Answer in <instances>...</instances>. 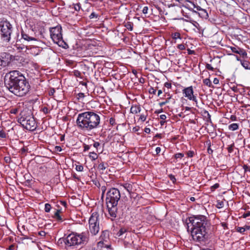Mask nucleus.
Returning a JSON list of instances; mask_svg holds the SVG:
<instances>
[{
    "label": "nucleus",
    "mask_w": 250,
    "mask_h": 250,
    "mask_svg": "<svg viewBox=\"0 0 250 250\" xmlns=\"http://www.w3.org/2000/svg\"><path fill=\"white\" fill-rule=\"evenodd\" d=\"M4 84L11 92L19 97L25 95L30 87L24 76L17 70L11 71L6 74Z\"/></svg>",
    "instance_id": "nucleus-1"
},
{
    "label": "nucleus",
    "mask_w": 250,
    "mask_h": 250,
    "mask_svg": "<svg viewBox=\"0 0 250 250\" xmlns=\"http://www.w3.org/2000/svg\"><path fill=\"white\" fill-rule=\"evenodd\" d=\"M189 221L192 225L191 234L193 240L200 243L205 242L210 225L207 217L202 215H193L189 217Z\"/></svg>",
    "instance_id": "nucleus-2"
},
{
    "label": "nucleus",
    "mask_w": 250,
    "mask_h": 250,
    "mask_svg": "<svg viewBox=\"0 0 250 250\" xmlns=\"http://www.w3.org/2000/svg\"><path fill=\"white\" fill-rule=\"evenodd\" d=\"M100 117L93 111H86L78 114L76 120L78 128L83 131H90L99 127Z\"/></svg>",
    "instance_id": "nucleus-3"
},
{
    "label": "nucleus",
    "mask_w": 250,
    "mask_h": 250,
    "mask_svg": "<svg viewBox=\"0 0 250 250\" xmlns=\"http://www.w3.org/2000/svg\"><path fill=\"white\" fill-rule=\"evenodd\" d=\"M121 198L119 190L115 188L110 189L106 193V204L109 215L113 218L117 216V205Z\"/></svg>",
    "instance_id": "nucleus-4"
},
{
    "label": "nucleus",
    "mask_w": 250,
    "mask_h": 250,
    "mask_svg": "<svg viewBox=\"0 0 250 250\" xmlns=\"http://www.w3.org/2000/svg\"><path fill=\"white\" fill-rule=\"evenodd\" d=\"M60 241H62L66 247L68 248L81 245H85L89 241V234L86 232L71 233L65 238L60 239Z\"/></svg>",
    "instance_id": "nucleus-5"
},
{
    "label": "nucleus",
    "mask_w": 250,
    "mask_h": 250,
    "mask_svg": "<svg viewBox=\"0 0 250 250\" xmlns=\"http://www.w3.org/2000/svg\"><path fill=\"white\" fill-rule=\"evenodd\" d=\"M50 36L54 42L63 48L68 47L67 44L63 40L62 34V27L57 26L50 29Z\"/></svg>",
    "instance_id": "nucleus-6"
},
{
    "label": "nucleus",
    "mask_w": 250,
    "mask_h": 250,
    "mask_svg": "<svg viewBox=\"0 0 250 250\" xmlns=\"http://www.w3.org/2000/svg\"><path fill=\"white\" fill-rule=\"evenodd\" d=\"M0 28L1 38L4 41L9 42L13 29L12 24L6 19L3 18L0 21Z\"/></svg>",
    "instance_id": "nucleus-7"
},
{
    "label": "nucleus",
    "mask_w": 250,
    "mask_h": 250,
    "mask_svg": "<svg viewBox=\"0 0 250 250\" xmlns=\"http://www.w3.org/2000/svg\"><path fill=\"white\" fill-rule=\"evenodd\" d=\"M99 214L97 212L92 213L89 219V229L93 235H96L100 230Z\"/></svg>",
    "instance_id": "nucleus-8"
},
{
    "label": "nucleus",
    "mask_w": 250,
    "mask_h": 250,
    "mask_svg": "<svg viewBox=\"0 0 250 250\" xmlns=\"http://www.w3.org/2000/svg\"><path fill=\"white\" fill-rule=\"evenodd\" d=\"M18 122L26 129L29 130H34L37 127V124L33 116L31 115L24 117L21 116Z\"/></svg>",
    "instance_id": "nucleus-9"
},
{
    "label": "nucleus",
    "mask_w": 250,
    "mask_h": 250,
    "mask_svg": "<svg viewBox=\"0 0 250 250\" xmlns=\"http://www.w3.org/2000/svg\"><path fill=\"white\" fill-rule=\"evenodd\" d=\"M97 247L99 248L102 249L105 248L107 249L111 250V245L109 241V232L108 231H104L100 237V241L97 243Z\"/></svg>",
    "instance_id": "nucleus-10"
},
{
    "label": "nucleus",
    "mask_w": 250,
    "mask_h": 250,
    "mask_svg": "<svg viewBox=\"0 0 250 250\" xmlns=\"http://www.w3.org/2000/svg\"><path fill=\"white\" fill-rule=\"evenodd\" d=\"M188 8L193 12L198 13L199 16L202 18L207 19L208 17L206 10L202 8L198 5H195L193 3H190V4L188 5Z\"/></svg>",
    "instance_id": "nucleus-11"
},
{
    "label": "nucleus",
    "mask_w": 250,
    "mask_h": 250,
    "mask_svg": "<svg viewBox=\"0 0 250 250\" xmlns=\"http://www.w3.org/2000/svg\"><path fill=\"white\" fill-rule=\"evenodd\" d=\"M182 91L185 97L189 100L194 101L196 104H197L196 97L193 95V89L192 86L185 88Z\"/></svg>",
    "instance_id": "nucleus-12"
},
{
    "label": "nucleus",
    "mask_w": 250,
    "mask_h": 250,
    "mask_svg": "<svg viewBox=\"0 0 250 250\" xmlns=\"http://www.w3.org/2000/svg\"><path fill=\"white\" fill-rule=\"evenodd\" d=\"M11 56L10 54L2 52L0 54V65L2 66L8 65L11 62Z\"/></svg>",
    "instance_id": "nucleus-13"
},
{
    "label": "nucleus",
    "mask_w": 250,
    "mask_h": 250,
    "mask_svg": "<svg viewBox=\"0 0 250 250\" xmlns=\"http://www.w3.org/2000/svg\"><path fill=\"white\" fill-rule=\"evenodd\" d=\"M21 35L22 38L25 41H37V39L36 38L30 36L28 34L26 33L23 31L21 32Z\"/></svg>",
    "instance_id": "nucleus-14"
},
{
    "label": "nucleus",
    "mask_w": 250,
    "mask_h": 250,
    "mask_svg": "<svg viewBox=\"0 0 250 250\" xmlns=\"http://www.w3.org/2000/svg\"><path fill=\"white\" fill-rule=\"evenodd\" d=\"M141 110V108L139 105H132L130 108V112L134 114L140 113Z\"/></svg>",
    "instance_id": "nucleus-15"
},
{
    "label": "nucleus",
    "mask_w": 250,
    "mask_h": 250,
    "mask_svg": "<svg viewBox=\"0 0 250 250\" xmlns=\"http://www.w3.org/2000/svg\"><path fill=\"white\" fill-rule=\"evenodd\" d=\"M61 210L60 209H58L54 213L53 215V218L56 219L58 221L62 222L63 219L62 218V216L60 215Z\"/></svg>",
    "instance_id": "nucleus-16"
},
{
    "label": "nucleus",
    "mask_w": 250,
    "mask_h": 250,
    "mask_svg": "<svg viewBox=\"0 0 250 250\" xmlns=\"http://www.w3.org/2000/svg\"><path fill=\"white\" fill-rule=\"evenodd\" d=\"M29 50L30 51V53L32 54L35 56L38 55L41 51L39 47L37 46H33L31 47Z\"/></svg>",
    "instance_id": "nucleus-17"
},
{
    "label": "nucleus",
    "mask_w": 250,
    "mask_h": 250,
    "mask_svg": "<svg viewBox=\"0 0 250 250\" xmlns=\"http://www.w3.org/2000/svg\"><path fill=\"white\" fill-rule=\"evenodd\" d=\"M108 167V164L104 162L100 163L98 166V168L100 170H104Z\"/></svg>",
    "instance_id": "nucleus-18"
},
{
    "label": "nucleus",
    "mask_w": 250,
    "mask_h": 250,
    "mask_svg": "<svg viewBox=\"0 0 250 250\" xmlns=\"http://www.w3.org/2000/svg\"><path fill=\"white\" fill-rule=\"evenodd\" d=\"M241 63L246 69H250V62L249 61L241 60Z\"/></svg>",
    "instance_id": "nucleus-19"
},
{
    "label": "nucleus",
    "mask_w": 250,
    "mask_h": 250,
    "mask_svg": "<svg viewBox=\"0 0 250 250\" xmlns=\"http://www.w3.org/2000/svg\"><path fill=\"white\" fill-rule=\"evenodd\" d=\"M238 125L236 123H233L229 125V129L231 131H234L238 128Z\"/></svg>",
    "instance_id": "nucleus-20"
},
{
    "label": "nucleus",
    "mask_w": 250,
    "mask_h": 250,
    "mask_svg": "<svg viewBox=\"0 0 250 250\" xmlns=\"http://www.w3.org/2000/svg\"><path fill=\"white\" fill-rule=\"evenodd\" d=\"M89 157L91 159V160H95L98 158V155L96 153L94 152H91L89 154Z\"/></svg>",
    "instance_id": "nucleus-21"
},
{
    "label": "nucleus",
    "mask_w": 250,
    "mask_h": 250,
    "mask_svg": "<svg viewBox=\"0 0 250 250\" xmlns=\"http://www.w3.org/2000/svg\"><path fill=\"white\" fill-rule=\"evenodd\" d=\"M238 54L243 57H246L247 56V52L243 49L240 48L239 49Z\"/></svg>",
    "instance_id": "nucleus-22"
},
{
    "label": "nucleus",
    "mask_w": 250,
    "mask_h": 250,
    "mask_svg": "<svg viewBox=\"0 0 250 250\" xmlns=\"http://www.w3.org/2000/svg\"><path fill=\"white\" fill-rule=\"evenodd\" d=\"M7 134L3 130L2 127L0 126V137L1 138H5Z\"/></svg>",
    "instance_id": "nucleus-23"
},
{
    "label": "nucleus",
    "mask_w": 250,
    "mask_h": 250,
    "mask_svg": "<svg viewBox=\"0 0 250 250\" xmlns=\"http://www.w3.org/2000/svg\"><path fill=\"white\" fill-rule=\"evenodd\" d=\"M160 118L162 120V121L160 122V124L161 125H163L166 123L165 120L167 118V116L165 114H162L160 116Z\"/></svg>",
    "instance_id": "nucleus-24"
},
{
    "label": "nucleus",
    "mask_w": 250,
    "mask_h": 250,
    "mask_svg": "<svg viewBox=\"0 0 250 250\" xmlns=\"http://www.w3.org/2000/svg\"><path fill=\"white\" fill-rule=\"evenodd\" d=\"M21 235L22 236V237L21 238V239L22 240V241H24L26 239H29L30 240H31L32 242H34L33 240V239L32 237H29L28 236H27V235H25L24 234H22Z\"/></svg>",
    "instance_id": "nucleus-25"
},
{
    "label": "nucleus",
    "mask_w": 250,
    "mask_h": 250,
    "mask_svg": "<svg viewBox=\"0 0 250 250\" xmlns=\"http://www.w3.org/2000/svg\"><path fill=\"white\" fill-rule=\"evenodd\" d=\"M126 231V229L125 228H121L119 231L117 232V235L119 237L122 235Z\"/></svg>",
    "instance_id": "nucleus-26"
},
{
    "label": "nucleus",
    "mask_w": 250,
    "mask_h": 250,
    "mask_svg": "<svg viewBox=\"0 0 250 250\" xmlns=\"http://www.w3.org/2000/svg\"><path fill=\"white\" fill-rule=\"evenodd\" d=\"M51 209V206L50 204L48 203H46L45 204L44 210L46 212H49L50 211Z\"/></svg>",
    "instance_id": "nucleus-27"
},
{
    "label": "nucleus",
    "mask_w": 250,
    "mask_h": 250,
    "mask_svg": "<svg viewBox=\"0 0 250 250\" xmlns=\"http://www.w3.org/2000/svg\"><path fill=\"white\" fill-rule=\"evenodd\" d=\"M203 83L206 85L207 86H208L209 87H210L211 83V81L209 79H205L203 80Z\"/></svg>",
    "instance_id": "nucleus-28"
},
{
    "label": "nucleus",
    "mask_w": 250,
    "mask_h": 250,
    "mask_svg": "<svg viewBox=\"0 0 250 250\" xmlns=\"http://www.w3.org/2000/svg\"><path fill=\"white\" fill-rule=\"evenodd\" d=\"M224 203L223 201H218L216 204V207L219 208H222L224 207Z\"/></svg>",
    "instance_id": "nucleus-29"
},
{
    "label": "nucleus",
    "mask_w": 250,
    "mask_h": 250,
    "mask_svg": "<svg viewBox=\"0 0 250 250\" xmlns=\"http://www.w3.org/2000/svg\"><path fill=\"white\" fill-rule=\"evenodd\" d=\"M239 48H240L238 47H230V49L231 50L232 52L236 54H238Z\"/></svg>",
    "instance_id": "nucleus-30"
},
{
    "label": "nucleus",
    "mask_w": 250,
    "mask_h": 250,
    "mask_svg": "<svg viewBox=\"0 0 250 250\" xmlns=\"http://www.w3.org/2000/svg\"><path fill=\"white\" fill-rule=\"evenodd\" d=\"M109 124L112 126L115 125L116 124L115 119L113 117L110 118L109 119Z\"/></svg>",
    "instance_id": "nucleus-31"
},
{
    "label": "nucleus",
    "mask_w": 250,
    "mask_h": 250,
    "mask_svg": "<svg viewBox=\"0 0 250 250\" xmlns=\"http://www.w3.org/2000/svg\"><path fill=\"white\" fill-rule=\"evenodd\" d=\"M83 169V167L82 165H77L76 167V170L78 171H82Z\"/></svg>",
    "instance_id": "nucleus-32"
},
{
    "label": "nucleus",
    "mask_w": 250,
    "mask_h": 250,
    "mask_svg": "<svg viewBox=\"0 0 250 250\" xmlns=\"http://www.w3.org/2000/svg\"><path fill=\"white\" fill-rule=\"evenodd\" d=\"M243 168L244 170V171L245 172H247L248 171H249L250 172V167L249 166L246 165H244L243 166Z\"/></svg>",
    "instance_id": "nucleus-33"
},
{
    "label": "nucleus",
    "mask_w": 250,
    "mask_h": 250,
    "mask_svg": "<svg viewBox=\"0 0 250 250\" xmlns=\"http://www.w3.org/2000/svg\"><path fill=\"white\" fill-rule=\"evenodd\" d=\"M180 34L179 33H174L173 34V38L174 39H180Z\"/></svg>",
    "instance_id": "nucleus-34"
},
{
    "label": "nucleus",
    "mask_w": 250,
    "mask_h": 250,
    "mask_svg": "<svg viewBox=\"0 0 250 250\" xmlns=\"http://www.w3.org/2000/svg\"><path fill=\"white\" fill-rule=\"evenodd\" d=\"M74 75L75 76L77 77H79L81 75V72L78 70H74L73 71Z\"/></svg>",
    "instance_id": "nucleus-35"
},
{
    "label": "nucleus",
    "mask_w": 250,
    "mask_h": 250,
    "mask_svg": "<svg viewBox=\"0 0 250 250\" xmlns=\"http://www.w3.org/2000/svg\"><path fill=\"white\" fill-rule=\"evenodd\" d=\"M91 146V145H88L84 144L83 145V148H84L83 151H86L90 149Z\"/></svg>",
    "instance_id": "nucleus-36"
},
{
    "label": "nucleus",
    "mask_w": 250,
    "mask_h": 250,
    "mask_svg": "<svg viewBox=\"0 0 250 250\" xmlns=\"http://www.w3.org/2000/svg\"><path fill=\"white\" fill-rule=\"evenodd\" d=\"M187 154L188 157H192L194 155V152L193 151H188L187 152Z\"/></svg>",
    "instance_id": "nucleus-37"
},
{
    "label": "nucleus",
    "mask_w": 250,
    "mask_h": 250,
    "mask_svg": "<svg viewBox=\"0 0 250 250\" xmlns=\"http://www.w3.org/2000/svg\"><path fill=\"white\" fill-rule=\"evenodd\" d=\"M146 115H144V114H141L140 116V118L139 119L142 121V122H144L146 120Z\"/></svg>",
    "instance_id": "nucleus-38"
},
{
    "label": "nucleus",
    "mask_w": 250,
    "mask_h": 250,
    "mask_svg": "<svg viewBox=\"0 0 250 250\" xmlns=\"http://www.w3.org/2000/svg\"><path fill=\"white\" fill-rule=\"evenodd\" d=\"M184 157V154L181 153H178L175 155V157L176 159L181 158Z\"/></svg>",
    "instance_id": "nucleus-39"
},
{
    "label": "nucleus",
    "mask_w": 250,
    "mask_h": 250,
    "mask_svg": "<svg viewBox=\"0 0 250 250\" xmlns=\"http://www.w3.org/2000/svg\"><path fill=\"white\" fill-rule=\"evenodd\" d=\"M149 92L150 94H155L156 92V90L154 88L151 87L149 90Z\"/></svg>",
    "instance_id": "nucleus-40"
},
{
    "label": "nucleus",
    "mask_w": 250,
    "mask_h": 250,
    "mask_svg": "<svg viewBox=\"0 0 250 250\" xmlns=\"http://www.w3.org/2000/svg\"><path fill=\"white\" fill-rule=\"evenodd\" d=\"M97 17H98V15L96 14L95 12H92L89 16L90 19H93L94 18H97Z\"/></svg>",
    "instance_id": "nucleus-41"
},
{
    "label": "nucleus",
    "mask_w": 250,
    "mask_h": 250,
    "mask_svg": "<svg viewBox=\"0 0 250 250\" xmlns=\"http://www.w3.org/2000/svg\"><path fill=\"white\" fill-rule=\"evenodd\" d=\"M206 67L207 69L209 70L213 71L214 69L213 67L211 65V64L208 63L206 64Z\"/></svg>",
    "instance_id": "nucleus-42"
},
{
    "label": "nucleus",
    "mask_w": 250,
    "mask_h": 250,
    "mask_svg": "<svg viewBox=\"0 0 250 250\" xmlns=\"http://www.w3.org/2000/svg\"><path fill=\"white\" fill-rule=\"evenodd\" d=\"M74 8L76 11H79L81 9V5L80 3H77L74 6Z\"/></svg>",
    "instance_id": "nucleus-43"
},
{
    "label": "nucleus",
    "mask_w": 250,
    "mask_h": 250,
    "mask_svg": "<svg viewBox=\"0 0 250 250\" xmlns=\"http://www.w3.org/2000/svg\"><path fill=\"white\" fill-rule=\"evenodd\" d=\"M178 48L180 50H183L185 49V46L183 44H178L177 46Z\"/></svg>",
    "instance_id": "nucleus-44"
},
{
    "label": "nucleus",
    "mask_w": 250,
    "mask_h": 250,
    "mask_svg": "<svg viewBox=\"0 0 250 250\" xmlns=\"http://www.w3.org/2000/svg\"><path fill=\"white\" fill-rule=\"evenodd\" d=\"M94 142V143L93 144V146L94 147H95L96 149L98 148V147L100 146V144L98 142Z\"/></svg>",
    "instance_id": "nucleus-45"
},
{
    "label": "nucleus",
    "mask_w": 250,
    "mask_h": 250,
    "mask_svg": "<svg viewBox=\"0 0 250 250\" xmlns=\"http://www.w3.org/2000/svg\"><path fill=\"white\" fill-rule=\"evenodd\" d=\"M148 7L147 6H145L144 8H143V9L142 10V12L144 14H146L147 13V11H148Z\"/></svg>",
    "instance_id": "nucleus-46"
},
{
    "label": "nucleus",
    "mask_w": 250,
    "mask_h": 250,
    "mask_svg": "<svg viewBox=\"0 0 250 250\" xmlns=\"http://www.w3.org/2000/svg\"><path fill=\"white\" fill-rule=\"evenodd\" d=\"M233 145H232L228 147V151L229 153H231L233 151Z\"/></svg>",
    "instance_id": "nucleus-47"
},
{
    "label": "nucleus",
    "mask_w": 250,
    "mask_h": 250,
    "mask_svg": "<svg viewBox=\"0 0 250 250\" xmlns=\"http://www.w3.org/2000/svg\"><path fill=\"white\" fill-rule=\"evenodd\" d=\"M85 97V95L84 93H79L78 94V98L79 99H81V98H83V97Z\"/></svg>",
    "instance_id": "nucleus-48"
},
{
    "label": "nucleus",
    "mask_w": 250,
    "mask_h": 250,
    "mask_svg": "<svg viewBox=\"0 0 250 250\" xmlns=\"http://www.w3.org/2000/svg\"><path fill=\"white\" fill-rule=\"evenodd\" d=\"M164 86L167 88H170L171 87V83L167 82L165 83Z\"/></svg>",
    "instance_id": "nucleus-49"
},
{
    "label": "nucleus",
    "mask_w": 250,
    "mask_h": 250,
    "mask_svg": "<svg viewBox=\"0 0 250 250\" xmlns=\"http://www.w3.org/2000/svg\"><path fill=\"white\" fill-rule=\"evenodd\" d=\"M237 231L240 233H243L245 231V229L244 228L240 227L238 228Z\"/></svg>",
    "instance_id": "nucleus-50"
},
{
    "label": "nucleus",
    "mask_w": 250,
    "mask_h": 250,
    "mask_svg": "<svg viewBox=\"0 0 250 250\" xmlns=\"http://www.w3.org/2000/svg\"><path fill=\"white\" fill-rule=\"evenodd\" d=\"M169 178L171 181H172L173 183L176 181V178L174 175H170Z\"/></svg>",
    "instance_id": "nucleus-51"
},
{
    "label": "nucleus",
    "mask_w": 250,
    "mask_h": 250,
    "mask_svg": "<svg viewBox=\"0 0 250 250\" xmlns=\"http://www.w3.org/2000/svg\"><path fill=\"white\" fill-rule=\"evenodd\" d=\"M124 187L128 192H129V190H130V185H129V184H125L124 185Z\"/></svg>",
    "instance_id": "nucleus-52"
},
{
    "label": "nucleus",
    "mask_w": 250,
    "mask_h": 250,
    "mask_svg": "<svg viewBox=\"0 0 250 250\" xmlns=\"http://www.w3.org/2000/svg\"><path fill=\"white\" fill-rule=\"evenodd\" d=\"M38 234L41 236H45L46 235V232L44 231H40L39 232Z\"/></svg>",
    "instance_id": "nucleus-53"
},
{
    "label": "nucleus",
    "mask_w": 250,
    "mask_h": 250,
    "mask_svg": "<svg viewBox=\"0 0 250 250\" xmlns=\"http://www.w3.org/2000/svg\"><path fill=\"white\" fill-rule=\"evenodd\" d=\"M161 149L160 147H157L155 149L156 154H158L161 152Z\"/></svg>",
    "instance_id": "nucleus-54"
},
{
    "label": "nucleus",
    "mask_w": 250,
    "mask_h": 250,
    "mask_svg": "<svg viewBox=\"0 0 250 250\" xmlns=\"http://www.w3.org/2000/svg\"><path fill=\"white\" fill-rule=\"evenodd\" d=\"M42 111L45 114H47L48 113V108L46 107H44L43 108H42Z\"/></svg>",
    "instance_id": "nucleus-55"
},
{
    "label": "nucleus",
    "mask_w": 250,
    "mask_h": 250,
    "mask_svg": "<svg viewBox=\"0 0 250 250\" xmlns=\"http://www.w3.org/2000/svg\"><path fill=\"white\" fill-rule=\"evenodd\" d=\"M4 160L6 163H10L11 161V158L10 157H5Z\"/></svg>",
    "instance_id": "nucleus-56"
},
{
    "label": "nucleus",
    "mask_w": 250,
    "mask_h": 250,
    "mask_svg": "<svg viewBox=\"0 0 250 250\" xmlns=\"http://www.w3.org/2000/svg\"><path fill=\"white\" fill-rule=\"evenodd\" d=\"M208 152L209 154H212L213 152V150L210 148V146H208V149H207Z\"/></svg>",
    "instance_id": "nucleus-57"
},
{
    "label": "nucleus",
    "mask_w": 250,
    "mask_h": 250,
    "mask_svg": "<svg viewBox=\"0 0 250 250\" xmlns=\"http://www.w3.org/2000/svg\"><path fill=\"white\" fill-rule=\"evenodd\" d=\"M250 215V211L244 213L243 215L244 218H246V217L249 216Z\"/></svg>",
    "instance_id": "nucleus-58"
},
{
    "label": "nucleus",
    "mask_w": 250,
    "mask_h": 250,
    "mask_svg": "<svg viewBox=\"0 0 250 250\" xmlns=\"http://www.w3.org/2000/svg\"><path fill=\"white\" fill-rule=\"evenodd\" d=\"M55 149H56V151H59V152L61 151L62 150V148L60 146H56L55 147Z\"/></svg>",
    "instance_id": "nucleus-59"
},
{
    "label": "nucleus",
    "mask_w": 250,
    "mask_h": 250,
    "mask_svg": "<svg viewBox=\"0 0 250 250\" xmlns=\"http://www.w3.org/2000/svg\"><path fill=\"white\" fill-rule=\"evenodd\" d=\"M126 27L128 29H129L130 31H132V29H133V27L132 26V25L130 24H128L127 26H126Z\"/></svg>",
    "instance_id": "nucleus-60"
},
{
    "label": "nucleus",
    "mask_w": 250,
    "mask_h": 250,
    "mask_svg": "<svg viewBox=\"0 0 250 250\" xmlns=\"http://www.w3.org/2000/svg\"><path fill=\"white\" fill-rule=\"evenodd\" d=\"M219 80L216 78H214L213 80V83L215 84H218L219 83Z\"/></svg>",
    "instance_id": "nucleus-61"
},
{
    "label": "nucleus",
    "mask_w": 250,
    "mask_h": 250,
    "mask_svg": "<svg viewBox=\"0 0 250 250\" xmlns=\"http://www.w3.org/2000/svg\"><path fill=\"white\" fill-rule=\"evenodd\" d=\"M231 89H232V91H233L235 92H237V88L236 86H233L231 87Z\"/></svg>",
    "instance_id": "nucleus-62"
},
{
    "label": "nucleus",
    "mask_w": 250,
    "mask_h": 250,
    "mask_svg": "<svg viewBox=\"0 0 250 250\" xmlns=\"http://www.w3.org/2000/svg\"><path fill=\"white\" fill-rule=\"evenodd\" d=\"M145 132L146 133H149L150 132V129L149 128H145Z\"/></svg>",
    "instance_id": "nucleus-63"
},
{
    "label": "nucleus",
    "mask_w": 250,
    "mask_h": 250,
    "mask_svg": "<svg viewBox=\"0 0 250 250\" xmlns=\"http://www.w3.org/2000/svg\"><path fill=\"white\" fill-rule=\"evenodd\" d=\"M222 226L225 229L227 228V224L226 223H221Z\"/></svg>",
    "instance_id": "nucleus-64"
}]
</instances>
